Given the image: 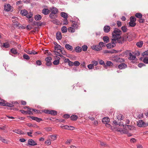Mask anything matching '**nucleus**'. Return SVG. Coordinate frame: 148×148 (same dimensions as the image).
<instances>
[{"label":"nucleus","instance_id":"10","mask_svg":"<svg viewBox=\"0 0 148 148\" xmlns=\"http://www.w3.org/2000/svg\"><path fill=\"white\" fill-rule=\"evenodd\" d=\"M118 68L120 69H124L127 67V65L124 63H122L119 65Z\"/></svg>","mask_w":148,"mask_h":148},{"label":"nucleus","instance_id":"53","mask_svg":"<svg viewBox=\"0 0 148 148\" xmlns=\"http://www.w3.org/2000/svg\"><path fill=\"white\" fill-rule=\"evenodd\" d=\"M59 61L58 60H54L53 63L54 65H58L59 64Z\"/></svg>","mask_w":148,"mask_h":148},{"label":"nucleus","instance_id":"34","mask_svg":"<svg viewBox=\"0 0 148 148\" xmlns=\"http://www.w3.org/2000/svg\"><path fill=\"white\" fill-rule=\"evenodd\" d=\"M60 127L63 129H67V130H71V129L68 126V125H64V126H60Z\"/></svg>","mask_w":148,"mask_h":148},{"label":"nucleus","instance_id":"17","mask_svg":"<svg viewBox=\"0 0 148 148\" xmlns=\"http://www.w3.org/2000/svg\"><path fill=\"white\" fill-rule=\"evenodd\" d=\"M110 121V119L108 117H105L102 120V122L104 124L108 123Z\"/></svg>","mask_w":148,"mask_h":148},{"label":"nucleus","instance_id":"32","mask_svg":"<svg viewBox=\"0 0 148 148\" xmlns=\"http://www.w3.org/2000/svg\"><path fill=\"white\" fill-rule=\"evenodd\" d=\"M6 101L3 100H1L0 102V106H5L6 105Z\"/></svg>","mask_w":148,"mask_h":148},{"label":"nucleus","instance_id":"8","mask_svg":"<svg viewBox=\"0 0 148 148\" xmlns=\"http://www.w3.org/2000/svg\"><path fill=\"white\" fill-rule=\"evenodd\" d=\"M50 10L51 12V13L54 14H56L58 12V9L54 7L51 8H50Z\"/></svg>","mask_w":148,"mask_h":148},{"label":"nucleus","instance_id":"16","mask_svg":"<svg viewBox=\"0 0 148 148\" xmlns=\"http://www.w3.org/2000/svg\"><path fill=\"white\" fill-rule=\"evenodd\" d=\"M21 14L24 16H26L28 14L27 11L25 10H21L20 12Z\"/></svg>","mask_w":148,"mask_h":148},{"label":"nucleus","instance_id":"18","mask_svg":"<svg viewBox=\"0 0 148 148\" xmlns=\"http://www.w3.org/2000/svg\"><path fill=\"white\" fill-rule=\"evenodd\" d=\"M129 56L130 57L128 59L130 60H134L136 58V57L135 56L133 55L132 53H130L129 54Z\"/></svg>","mask_w":148,"mask_h":148},{"label":"nucleus","instance_id":"48","mask_svg":"<svg viewBox=\"0 0 148 148\" xmlns=\"http://www.w3.org/2000/svg\"><path fill=\"white\" fill-rule=\"evenodd\" d=\"M60 52H61L62 54L63 55H65L66 54V52L64 50H63L62 48H61L60 50Z\"/></svg>","mask_w":148,"mask_h":148},{"label":"nucleus","instance_id":"4","mask_svg":"<svg viewBox=\"0 0 148 148\" xmlns=\"http://www.w3.org/2000/svg\"><path fill=\"white\" fill-rule=\"evenodd\" d=\"M52 60V58L50 57H48L46 58L45 60L46 61V65L47 66H50L52 64L51 62Z\"/></svg>","mask_w":148,"mask_h":148},{"label":"nucleus","instance_id":"15","mask_svg":"<svg viewBox=\"0 0 148 148\" xmlns=\"http://www.w3.org/2000/svg\"><path fill=\"white\" fill-rule=\"evenodd\" d=\"M65 47L66 49L70 51H72L73 49L72 46L68 44H66L65 45Z\"/></svg>","mask_w":148,"mask_h":148},{"label":"nucleus","instance_id":"12","mask_svg":"<svg viewBox=\"0 0 148 148\" xmlns=\"http://www.w3.org/2000/svg\"><path fill=\"white\" fill-rule=\"evenodd\" d=\"M110 27L109 26H105L103 30L105 32H108L110 30Z\"/></svg>","mask_w":148,"mask_h":148},{"label":"nucleus","instance_id":"21","mask_svg":"<svg viewBox=\"0 0 148 148\" xmlns=\"http://www.w3.org/2000/svg\"><path fill=\"white\" fill-rule=\"evenodd\" d=\"M103 40L105 42L108 43L109 42V38L108 36H105L103 37Z\"/></svg>","mask_w":148,"mask_h":148},{"label":"nucleus","instance_id":"61","mask_svg":"<svg viewBox=\"0 0 148 148\" xmlns=\"http://www.w3.org/2000/svg\"><path fill=\"white\" fill-rule=\"evenodd\" d=\"M50 137L53 140H56L57 138V136L55 135L51 136Z\"/></svg>","mask_w":148,"mask_h":148},{"label":"nucleus","instance_id":"36","mask_svg":"<svg viewBox=\"0 0 148 148\" xmlns=\"http://www.w3.org/2000/svg\"><path fill=\"white\" fill-rule=\"evenodd\" d=\"M23 57L24 59L27 60H29L30 59V58L29 56L27 54H23Z\"/></svg>","mask_w":148,"mask_h":148},{"label":"nucleus","instance_id":"51","mask_svg":"<svg viewBox=\"0 0 148 148\" xmlns=\"http://www.w3.org/2000/svg\"><path fill=\"white\" fill-rule=\"evenodd\" d=\"M32 28V26L31 25H27L26 29L27 30H30Z\"/></svg>","mask_w":148,"mask_h":148},{"label":"nucleus","instance_id":"50","mask_svg":"<svg viewBox=\"0 0 148 148\" xmlns=\"http://www.w3.org/2000/svg\"><path fill=\"white\" fill-rule=\"evenodd\" d=\"M73 64L75 66H77L79 65L80 63L78 61H75L73 63Z\"/></svg>","mask_w":148,"mask_h":148},{"label":"nucleus","instance_id":"14","mask_svg":"<svg viewBox=\"0 0 148 148\" xmlns=\"http://www.w3.org/2000/svg\"><path fill=\"white\" fill-rule=\"evenodd\" d=\"M13 132L19 134H23V132L21 130L18 129L14 130Z\"/></svg>","mask_w":148,"mask_h":148},{"label":"nucleus","instance_id":"2","mask_svg":"<svg viewBox=\"0 0 148 148\" xmlns=\"http://www.w3.org/2000/svg\"><path fill=\"white\" fill-rule=\"evenodd\" d=\"M117 42L114 40H112V41L111 43L107 44L106 46L108 49L112 48L113 47L116 46L115 43Z\"/></svg>","mask_w":148,"mask_h":148},{"label":"nucleus","instance_id":"37","mask_svg":"<svg viewBox=\"0 0 148 148\" xmlns=\"http://www.w3.org/2000/svg\"><path fill=\"white\" fill-rule=\"evenodd\" d=\"M68 31L71 32H74L75 31V29L73 27H70L68 28Z\"/></svg>","mask_w":148,"mask_h":148},{"label":"nucleus","instance_id":"24","mask_svg":"<svg viewBox=\"0 0 148 148\" xmlns=\"http://www.w3.org/2000/svg\"><path fill=\"white\" fill-rule=\"evenodd\" d=\"M143 44V42L142 41L136 43V45L138 47L140 48L142 47Z\"/></svg>","mask_w":148,"mask_h":148},{"label":"nucleus","instance_id":"47","mask_svg":"<svg viewBox=\"0 0 148 148\" xmlns=\"http://www.w3.org/2000/svg\"><path fill=\"white\" fill-rule=\"evenodd\" d=\"M105 44L103 42H100L99 44V46H100L101 47V49H102V47L103 46H105Z\"/></svg>","mask_w":148,"mask_h":148},{"label":"nucleus","instance_id":"43","mask_svg":"<svg viewBox=\"0 0 148 148\" xmlns=\"http://www.w3.org/2000/svg\"><path fill=\"white\" fill-rule=\"evenodd\" d=\"M121 29L124 32H125L127 31V28L125 26H123L121 27Z\"/></svg>","mask_w":148,"mask_h":148},{"label":"nucleus","instance_id":"44","mask_svg":"<svg viewBox=\"0 0 148 148\" xmlns=\"http://www.w3.org/2000/svg\"><path fill=\"white\" fill-rule=\"evenodd\" d=\"M113 51H108V50H105L103 51V53H113Z\"/></svg>","mask_w":148,"mask_h":148},{"label":"nucleus","instance_id":"30","mask_svg":"<svg viewBox=\"0 0 148 148\" xmlns=\"http://www.w3.org/2000/svg\"><path fill=\"white\" fill-rule=\"evenodd\" d=\"M75 50L77 52H79L82 51V48L79 47H77L75 48Z\"/></svg>","mask_w":148,"mask_h":148},{"label":"nucleus","instance_id":"39","mask_svg":"<svg viewBox=\"0 0 148 148\" xmlns=\"http://www.w3.org/2000/svg\"><path fill=\"white\" fill-rule=\"evenodd\" d=\"M143 62L146 64H148V57H145L143 60Z\"/></svg>","mask_w":148,"mask_h":148},{"label":"nucleus","instance_id":"62","mask_svg":"<svg viewBox=\"0 0 148 148\" xmlns=\"http://www.w3.org/2000/svg\"><path fill=\"white\" fill-rule=\"evenodd\" d=\"M35 121L37 122H39L40 121H42V119H41V118L36 117V119H35Z\"/></svg>","mask_w":148,"mask_h":148},{"label":"nucleus","instance_id":"52","mask_svg":"<svg viewBox=\"0 0 148 148\" xmlns=\"http://www.w3.org/2000/svg\"><path fill=\"white\" fill-rule=\"evenodd\" d=\"M72 140L70 139L69 140H68L67 141L65 142V144L67 145L69 144L72 141Z\"/></svg>","mask_w":148,"mask_h":148},{"label":"nucleus","instance_id":"64","mask_svg":"<svg viewBox=\"0 0 148 148\" xmlns=\"http://www.w3.org/2000/svg\"><path fill=\"white\" fill-rule=\"evenodd\" d=\"M45 143L49 145L51 144V142L50 141V140L48 139L45 142Z\"/></svg>","mask_w":148,"mask_h":148},{"label":"nucleus","instance_id":"1","mask_svg":"<svg viewBox=\"0 0 148 148\" xmlns=\"http://www.w3.org/2000/svg\"><path fill=\"white\" fill-rule=\"evenodd\" d=\"M122 33L120 30L117 28H115L112 33V40H114L119 43H123L125 40L123 37H121V35Z\"/></svg>","mask_w":148,"mask_h":148},{"label":"nucleus","instance_id":"23","mask_svg":"<svg viewBox=\"0 0 148 148\" xmlns=\"http://www.w3.org/2000/svg\"><path fill=\"white\" fill-rule=\"evenodd\" d=\"M60 15L62 17L65 18H67L68 17L67 14L64 12H62L60 14Z\"/></svg>","mask_w":148,"mask_h":148},{"label":"nucleus","instance_id":"49","mask_svg":"<svg viewBox=\"0 0 148 148\" xmlns=\"http://www.w3.org/2000/svg\"><path fill=\"white\" fill-rule=\"evenodd\" d=\"M106 64L108 66H111L113 65V63L112 62L110 61H108L106 62Z\"/></svg>","mask_w":148,"mask_h":148},{"label":"nucleus","instance_id":"38","mask_svg":"<svg viewBox=\"0 0 148 148\" xmlns=\"http://www.w3.org/2000/svg\"><path fill=\"white\" fill-rule=\"evenodd\" d=\"M28 112V114H33L32 112V109L30 108L29 107H27Z\"/></svg>","mask_w":148,"mask_h":148},{"label":"nucleus","instance_id":"7","mask_svg":"<svg viewBox=\"0 0 148 148\" xmlns=\"http://www.w3.org/2000/svg\"><path fill=\"white\" fill-rule=\"evenodd\" d=\"M28 145L32 146H34L37 145V143L32 139H29L28 140Z\"/></svg>","mask_w":148,"mask_h":148},{"label":"nucleus","instance_id":"42","mask_svg":"<svg viewBox=\"0 0 148 148\" xmlns=\"http://www.w3.org/2000/svg\"><path fill=\"white\" fill-rule=\"evenodd\" d=\"M72 26L75 29H77L78 27V25L77 24H75V23H73L72 25Z\"/></svg>","mask_w":148,"mask_h":148},{"label":"nucleus","instance_id":"59","mask_svg":"<svg viewBox=\"0 0 148 148\" xmlns=\"http://www.w3.org/2000/svg\"><path fill=\"white\" fill-rule=\"evenodd\" d=\"M30 132H27V135L29 136L32 137V133L33 130H30Z\"/></svg>","mask_w":148,"mask_h":148},{"label":"nucleus","instance_id":"28","mask_svg":"<svg viewBox=\"0 0 148 148\" xmlns=\"http://www.w3.org/2000/svg\"><path fill=\"white\" fill-rule=\"evenodd\" d=\"M10 51L12 53L14 54H16L17 53V50L14 48H12L11 49Z\"/></svg>","mask_w":148,"mask_h":148},{"label":"nucleus","instance_id":"9","mask_svg":"<svg viewBox=\"0 0 148 148\" xmlns=\"http://www.w3.org/2000/svg\"><path fill=\"white\" fill-rule=\"evenodd\" d=\"M114 60L115 62H123L125 60L124 59L118 57L114 58Z\"/></svg>","mask_w":148,"mask_h":148},{"label":"nucleus","instance_id":"58","mask_svg":"<svg viewBox=\"0 0 148 148\" xmlns=\"http://www.w3.org/2000/svg\"><path fill=\"white\" fill-rule=\"evenodd\" d=\"M142 55L143 56H145L148 55V51H146L144 52H143L142 53Z\"/></svg>","mask_w":148,"mask_h":148},{"label":"nucleus","instance_id":"26","mask_svg":"<svg viewBox=\"0 0 148 148\" xmlns=\"http://www.w3.org/2000/svg\"><path fill=\"white\" fill-rule=\"evenodd\" d=\"M53 23L57 25H59V21L56 19H53L51 21Z\"/></svg>","mask_w":148,"mask_h":148},{"label":"nucleus","instance_id":"31","mask_svg":"<svg viewBox=\"0 0 148 148\" xmlns=\"http://www.w3.org/2000/svg\"><path fill=\"white\" fill-rule=\"evenodd\" d=\"M129 25L131 27H134L136 25V23L135 22L130 21L129 23Z\"/></svg>","mask_w":148,"mask_h":148},{"label":"nucleus","instance_id":"13","mask_svg":"<svg viewBox=\"0 0 148 148\" xmlns=\"http://www.w3.org/2000/svg\"><path fill=\"white\" fill-rule=\"evenodd\" d=\"M56 38L58 40H60L62 38V36L61 33L58 32L56 34Z\"/></svg>","mask_w":148,"mask_h":148},{"label":"nucleus","instance_id":"5","mask_svg":"<svg viewBox=\"0 0 148 148\" xmlns=\"http://www.w3.org/2000/svg\"><path fill=\"white\" fill-rule=\"evenodd\" d=\"M137 125L139 127H145L146 125L143 121L141 120L137 122Z\"/></svg>","mask_w":148,"mask_h":148},{"label":"nucleus","instance_id":"33","mask_svg":"<svg viewBox=\"0 0 148 148\" xmlns=\"http://www.w3.org/2000/svg\"><path fill=\"white\" fill-rule=\"evenodd\" d=\"M94 49L97 51H99L101 49V47L99 45L97 46H95Z\"/></svg>","mask_w":148,"mask_h":148},{"label":"nucleus","instance_id":"27","mask_svg":"<svg viewBox=\"0 0 148 148\" xmlns=\"http://www.w3.org/2000/svg\"><path fill=\"white\" fill-rule=\"evenodd\" d=\"M116 118L118 119L119 121L123 120V116L122 114H119L116 116Z\"/></svg>","mask_w":148,"mask_h":148},{"label":"nucleus","instance_id":"22","mask_svg":"<svg viewBox=\"0 0 148 148\" xmlns=\"http://www.w3.org/2000/svg\"><path fill=\"white\" fill-rule=\"evenodd\" d=\"M71 120L73 121H76L78 118V117L77 116L73 115L71 116L70 117Z\"/></svg>","mask_w":148,"mask_h":148},{"label":"nucleus","instance_id":"56","mask_svg":"<svg viewBox=\"0 0 148 148\" xmlns=\"http://www.w3.org/2000/svg\"><path fill=\"white\" fill-rule=\"evenodd\" d=\"M88 68L89 69H92L94 68V66L92 64H90L88 66Z\"/></svg>","mask_w":148,"mask_h":148},{"label":"nucleus","instance_id":"41","mask_svg":"<svg viewBox=\"0 0 148 148\" xmlns=\"http://www.w3.org/2000/svg\"><path fill=\"white\" fill-rule=\"evenodd\" d=\"M0 140H1V141L5 143H8V141H7L6 140L3 138L2 137H1L0 136Z\"/></svg>","mask_w":148,"mask_h":148},{"label":"nucleus","instance_id":"63","mask_svg":"<svg viewBox=\"0 0 148 148\" xmlns=\"http://www.w3.org/2000/svg\"><path fill=\"white\" fill-rule=\"evenodd\" d=\"M145 65L143 63H140L138 65V66L140 67L141 68L143 66H145Z\"/></svg>","mask_w":148,"mask_h":148},{"label":"nucleus","instance_id":"45","mask_svg":"<svg viewBox=\"0 0 148 148\" xmlns=\"http://www.w3.org/2000/svg\"><path fill=\"white\" fill-rule=\"evenodd\" d=\"M5 106L12 107L14 106V105L12 103H6Z\"/></svg>","mask_w":148,"mask_h":148},{"label":"nucleus","instance_id":"40","mask_svg":"<svg viewBox=\"0 0 148 148\" xmlns=\"http://www.w3.org/2000/svg\"><path fill=\"white\" fill-rule=\"evenodd\" d=\"M3 47L5 48H8L9 47V45L8 42H5L3 43Z\"/></svg>","mask_w":148,"mask_h":148},{"label":"nucleus","instance_id":"60","mask_svg":"<svg viewBox=\"0 0 148 148\" xmlns=\"http://www.w3.org/2000/svg\"><path fill=\"white\" fill-rule=\"evenodd\" d=\"M68 23V21L66 18H65L63 21L64 25H67Z\"/></svg>","mask_w":148,"mask_h":148},{"label":"nucleus","instance_id":"11","mask_svg":"<svg viewBox=\"0 0 148 148\" xmlns=\"http://www.w3.org/2000/svg\"><path fill=\"white\" fill-rule=\"evenodd\" d=\"M11 8V5L8 4L7 5H5L4 6V10L6 11H9L10 10Z\"/></svg>","mask_w":148,"mask_h":148},{"label":"nucleus","instance_id":"19","mask_svg":"<svg viewBox=\"0 0 148 148\" xmlns=\"http://www.w3.org/2000/svg\"><path fill=\"white\" fill-rule=\"evenodd\" d=\"M42 12L45 15H47L50 12V10L48 9H44L42 10Z\"/></svg>","mask_w":148,"mask_h":148},{"label":"nucleus","instance_id":"3","mask_svg":"<svg viewBox=\"0 0 148 148\" xmlns=\"http://www.w3.org/2000/svg\"><path fill=\"white\" fill-rule=\"evenodd\" d=\"M125 128L126 129V130L125 131V130H123V133L125 134H127L128 130H132L134 128V126L132 125H126L125 126Z\"/></svg>","mask_w":148,"mask_h":148},{"label":"nucleus","instance_id":"29","mask_svg":"<svg viewBox=\"0 0 148 148\" xmlns=\"http://www.w3.org/2000/svg\"><path fill=\"white\" fill-rule=\"evenodd\" d=\"M61 30L62 33H66L67 31V28L66 26H64L62 28Z\"/></svg>","mask_w":148,"mask_h":148},{"label":"nucleus","instance_id":"54","mask_svg":"<svg viewBox=\"0 0 148 148\" xmlns=\"http://www.w3.org/2000/svg\"><path fill=\"white\" fill-rule=\"evenodd\" d=\"M92 64L93 65V66H94V65H95V66H96L98 64V62L97 61H95V60L93 61L92 62Z\"/></svg>","mask_w":148,"mask_h":148},{"label":"nucleus","instance_id":"6","mask_svg":"<svg viewBox=\"0 0 148 148\" xmlns=\"http://www.w3.org/2000/svg\"><path fill=\"white\" fill-rule=\"evenodd\" d=\"M46 113L48 114H51L53 115H56L57 114V112L54 110H46Z\"/></svg>","mask_w":148,"mask_h":148},{"label":"nucleus","instance_id":"35","mask_svg":"<svg viewBox=\"0 0 148 148\" xmlns=\"http://www.w3.org/2000/svg\"><path fill=\"white\" fill-rule=\"evenodd\" d=\"M130 21L135 22L136 21V18L134 16H132L130 18Z\"/></svg>","mask_w":148,"mask_h":148},{"label":"nucleus","instance_id":"55","mask_svg":"<svg viewBox=\"0 0 148 148\" xmlns=\"http://www.w3.org/2000/svg\"><path fill=\"white\" fill-rule=\"evenodd\" d=\"M113 123L115 125H119V126L123 125V126H124L121 123L118 124V122L117 121H116L115 120H114L113 121Z\"/></svg>","mask_w":148,"mask_h":148},{"label":"nucleus","instance_id":"20","mask_svg":"<svg viewBox=\"0 0 148 148\" xmlns=\"http://www.w3.org/2000/svg\"><path fill=\"white\" fill-rule=\"evenodd\" d=\"M34 18L36 21H40L42 18V16L40 15L37 14L35 16Z\"/></svg>","mask_w":148,"mask_h":148},{"label":"nucleus","instance_id":"57","mask_svg":"<svg viewBox=\"0 0 148 148\" xmlns=\"http://www.w3.org/2000/svg\"><path fill=\"white\" fill-rule=\"evenodd\" d=\"M55 14L51 13L49 14V17L51 18H54L55 17Z\"/></svg>","mask_w":148,"mask_h":148},{"label":"nucleus","instance_id":"46","mask_svg":"<svg viewBox=\"0 0 148 148\" xmlns=\"http://www.w3.org/2000/svg\"><path fill=\"white\" fill-rule=\"evenodd\" d=\"M88 48V47L86 45H84L82 46V49L84 51H86Z\"/></svg>","mask_w":148,"mask_h":148},{"label":"nucleus","instance_id":"25","mask_svg":"<svg viewBox=\"0 0 148 148\" xmlns=\"http://www.w3.org/2000/svg\"><path fill=\"white\" fill-rule=\"evenodd\" d=\"M135 15L136 17L139 18H141L142 17V14L140 13H137Z\"/></svg>","mask_w":148,"mask_h":148}]
</instances>
